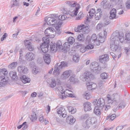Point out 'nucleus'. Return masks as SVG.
Listing matches in <instances>:
<instances>
[{"mask_svg":"<svg viewBox=\"0 0 130 130\" xmlns=\"http://www.w3.org/2000/svg\"><path fill=\"white\" fill-rule=\"evenodd\" d=\"M110 39L112 42L110 43V48L112 51L116 52L119 47V41L121 43L124 42V35L123 33L116 31L113 33Z\"/></svg>","mask_w":130,"mask_h":130,"instance_id":"obj_1","label":"nucleus"},{"mask_svg":"<svg viewBox=\"0 0 130 130\" xmlns=\"http://www.w3.org/2000/svg\"><path fill=\"white\" fill-rule=\"evenodd\" d=\"M50 17L45 18V21L48 25H52L56 29V32L58 34L61 32V30L60 29L62 24V22L58 19L56 14H51Z\"/></svg>","mask_w":130,"mask_h":130,"instance_id":"obj_2","label":"nucleus"},{"mask_svg":"<svg viewBox=\"0 0 130 130\" xmlns=\"http://www.w3.org/2000/svg\"><path fill=\"white\" fill-rule=\"evenodd\" d=\"M43 43L40 45V48L42 52L44 53L47 52L48 50L49 43L50 39L46 37L42 38Z\"/></svg>","mask_w":130,"mask_h":130,"instance_id":"obj_3","label":"nucleus"},{"mask_svg":"<svg viewBox=\"0 0 130 130\" xmlns=\"http://www.w3.org/2000/svg\"><path fill=\"white\" fill-rule=\"evenodd\" d=\"M56 29L55 30L53 28L50 27H48L45 30V33L46 36H47L46 37L48 38L49 39V38H53L55 36L56 34H58L56 32Z\"/></svg>","mask_w":130,"mask_h":130,"instance_id":"obj_4","label":"nucleus"},{"mask_svg":"<svg viewBox=\"0 0 130 130\" xmlns=\"http://www.w3.org/2000/svg\"><path fill=\"white\" fill-rule=\"evenodd\" d=\"M90 67L91 70L96 74L100 73L101 68L99 67L98 63L96 62H92L90 66Z\"/></svg>","mask_w":130,"mask_h":130,"instance_id":"obj_5","label":"nucleus"},{"mask_svg":"<svg viewBox=\"0 0 130 130\" xmlns=\"http://www.w3.org/2000/svg\"><path fill=\"white\" fill-rule=\"evenodd\" d=\"M94 105H96L100 109H102L105 105V101L103 98H100L98 101L96 99L93 102Z\"/></svg>","mask_w":130,"mask_h":130,"instance_id":"obj_6","label":"nucleus"},{"mask_svg":"<svg viewBox=\"0 0 130 130\" xmlns=\"http://www.w3.org/2000/svg\"><path fill=\"white\" fill-rule=\"evenodd\" d=\"M117 96L119 97L118 94L116 93L113 94L112 96H111L108 95L107 97V100L108 103L111 104L115 102V103L116 104V105H117L118 104L117 102L118 101L116 100L115 98Z\"/></svg>","mask_w":130,"mask_h":130,"instance_id":"obj_7","label":"nucleus"},{"mask_svg":"<svg viewBox=\"0 0 130 130\" xmlns=\"http://www.w3.org/2000/svg\"><path fill=\"white\" fill-rule=\"evenodd\" d=\"M57 113L60 116H61L64 118L67 115V112L64 108L63 107H60L58 108L57 110Z\"/></svg>","mask_w":130,"mask_h":130,"instance_id":"obj_8","label":"nucleus"},{"mask_svg":"<svg viewBox=\"0 0 130 130\" xmlns=\"http://www.w3.org/2000/svg\"><path fill=\"white\" fill-rule=\"evenodd\" d=\"M104 37H103L101 33H100L99 34V38H101L103 40H97V42H94L93 43L94 45H96L98 46L100 44V43H102L104 42L105 41V37L106 35L105 36V34H106V32L105 30H104Z\"/></svg>","mask_w":130,"mask_h":130,"instance_id":"obj_9","label":"nucleus"},{"mask_svg":"<svg viewBox=\"0 0 130 130\" xmlns=\"http://www.w3.org/2000/svg\"><path fill=\"white\" fill-rule=\"evenodd\" d=\"M72 72V71L71 70H66L61 75V78L63 79H66L69 77Z\"/></svg>","mask_w":130,"mask_h":130,"instance_id":"obj_10","label":"nucleus"},{"mask_svg":"<svg viewBox=\"0 0 130 130\" xmlns=\"http://www.w3.org/2000/svg\"><path fill=\"white\" fill-rule=\"evenodd\" d=\"M77 7H76L75 9L72 11H69L68 15L69 17L70 15L72 17H74L77 15L78 12V10L80 7V6L79 4H77Z\"/></svg>","mask_w":130,"mask_h":130,"instance_id":"obj_11","label":"nucleus"},{"mask_svg":"<svg viewBox=\"0 0 130 130\" xmlns=\"http://www.w3.org/2000/svg\"><path fill=\"white\" fill-rule=\"evenodd\" d=\"M18 71L22 74H26L28 72V69L24 66H20L18 67Z\"/></svg>","mask_w":130,"mask_h":130,"instance_id":"obj_12","label":"nucleus"},{"mask_svg":"<svg viewBox=\"0 0 130 130\" xmlns=\"http://www.w3.org/2000/svg\"><path fill=\"white\" fill-rule=\"evenodd\" d=\"M24 44L30 51H32L34 50V46L30 42V41L26 40L24 41Z\"/></svg>","mask_w":130,"mask_h":130,"instance_id":"obj_13","label":"nucleus"},{"mask_svg":"<svg viewBox=\"0 0 130 130\" xmlns=\"http://www.w3.org/2000/svg\"><path fill=\"white\" fill-rule=\"evenodd\" d=\"M87 88L89 90H91L95 89L97 87V85L92 82L88 83L87 84Z\"/></svg>","mask_w":130,"mask_h":130,"instance_id":"obj_14","label":"nucleus"},{"mask_svg":"<svg viewBox=\"0 0 130 130\" xmlns=\"http://www.w3.org/2000/svg\"><path fill=\"white\" fill-rule=\"evenodd\" d=\"M47 82L52 88H53L56 86V83L55 79L52 78L51 79H47Z\"/></svg>","mask_w":130,"mask_h":130,"instance_id":"obj_15","label":"nucleus"},{"mask_svg":"<svg viewBox=\"0 0 130 130\" xmlns=\"http://www.w3.org/2000/svg\"><path fill=\"white\" fill-rule=\"evenodd\" d=\"M116 9L113 8L112 9L110 12V16L109 18L111 19H116Z\"/></svg>","mask_w":130,"mask_h":130,"instance_id":"obj_16","label":"nucleus"},{"mask_svg":"<svg viewBox=\"0 0 130 130\" xmlns=\"http://www.w3.org/2000/svg\"><path fill=\"white\" fill-rule=\"evenodd\" d=\"M91 103L87 102L84 103V106L85 111H89L91 109Z\"/></svg>","mask_w":130,"mask_h":130,"instance_id":"obj_17","label":"nucleus"},{"mask_svg":"<svg viewBox=\"0 0 130 130\" xmlns=\"http://www.w3.org/2000/svg\"><path fill=\"white\" fill-rule=\"evenodd\" d=\"M67 122L70 124H72L75 121V119L71 116L68 117L66 120Z\"/></svg>","mask_w":130,"mask_h":130,"instance_id":"obj_18","label":"nucleus"},{"mask_svg":"<svg viewBox=\"0 0 130 130\" xmlns=\"http://www.w3.org/2000/svg\"><path fill=\"white\" fill-rule=\"evenodd\" d=\"M65 14L63 15H60L58 17V19L60 21H63L69 18L68 14L67 12L64 13Z\"/></svg>","mask_w":130,"mask_h":130,"instance_id":"obj_19","label":"nucleus"},{"mask_svg":"<svg viewBox=\"0 0 130 130\" xmlns=\"http://www.w3.org/2000/svg\"><path fill=\"white\" fill-rule=\"evenodd\" d=\"M21 80L24 84L29 83L30 80V79L29 78L26 76H22L20 77Z\"/></svg>","mask_w":130,"mask_h":130,"instance_id":"obj_20","label":"nucleus"},{"mask_svg":"<svg viewBox=\"0 0 130 130\" xmlns=\"http://www.w3.org/2000/svg\"><path fill=\"white\" fill-rule=\"evenodd\" d=\"M8 73L7 69L3 68L0 70V74H3L5 75H7ZM4 83L0 81V87H1L3 85Z\"/></svg>","mask_w":130,"mask_h":130,"instance_id":"obj_21","label":"nucleus"},{"mask_svg":"<svg viewBox=\"0 0 130 130\" xmlns=\"http://www.w3.org/2000/svg\"><path fill=\"white\" fill-rule=\"evenodd\" d=\"M85 28V25L84 24H82L78 26L77 28H74V30L75 32H79L81 30H83Z\"/></svg>","mask_w":130,"mask_h":130,"instance_id":"obj_22","label":"nucleus"},{"mask_svg":"<svg viewBox=\"0 0 130 130\" xmlns=\"http://www.w3.org/2000/svg\"><path fill=\"white\" fill-rule=\"evenodd\" d=\"M125 103L123 101H122L120 102L119 106L116 108V109H114L113 110L114 112H116L118 108H123L125 107Z\"/></svg>","mask_w":130,"mask_h":130,"instance_id":"obj_23","label":"nucleus"},{"mask_svg":"<svg viewBox=\"0 0 130 130\" xmlns=\"http://www.w3.org/2000/svg\"><path fill=\"white\" fill-rule=\"evenodd\" d=\"M1 75H2L1 76H0V81L3 83H4V85L5 84L4 83L8 82V78L6 76H6L7 75H6L3 74Z\"/></svg>","mask_w":130,"mask_h":130,"instance_id":"obj_24","label":"nucleus"},{"mask_svg":"<svg viewBox=\"0 0 130 130\" xmlns=\"http://www.w3.org/2000/svg\"><path fill=\"white\" fill-rule=\"evenodd\" d=\"M125 41L128 44H130V34L129 32H127L126 34Z\"/></svg>","mask_w":130,"mask_h":130,"instance_id":"obj_25","label":"nucleus"},{"mask_svg":"<svg viewBox=\"0 0 130 130\" xmlns=\"http://www.w3.org/2000/svg\"><path fill=\"white\" fill-rule=\"evenodd\" d=\"M16 72L15 71H11L9 73V75L12 79H17V76L16 75Z\"/></svg>","mask_w":130,"mask_h":130,"instance_id":"obj_26","label":"nucleus"},{"mask_svg":"<svg viewBox=\"0 0 130 130\" xmlns=\"http://www.w3.org/2000/svg\"><path fill=\"white\" fill-rule=\"evenodd\" d=\"M19 1V0H12L11 5V7L18 6Z\"/></svg>","mask_w":130,"mask_h":130,"instance_id":"obj_27","label":"nucleus"},{"mask_svg":"<svg viewBox=\"0 0 130 130\" xmlns=\"http://www.w3.org/2000/svg\"><path fill=\"white\" fill-rule=\"evenodd\" d=\"M102 109H100L98 106H95L94 109V112L96 115H100L101 113V110Z\"/></svg>","mask_w":130,"mask_h":130,"instance_id":"obj_28","label":"nucleus"},{"mask_svg":"<svg viewBox=\"0 0 130 130\" xmlns=\"http://www.w3.org/2000/svg\"><path fill=\"white\" fill-rule=\"evenodd\" d=\"M39 69L38 67L36 66H34L32 68V71L33 73L34 74H36L39 71Z\"/></svg>","mask_w":130,"mask_h":130,"instance_id":"obj_29","label":"nucleus"},{"mask_svg":"<svg viewBox=\"0 0 130 130\" xmlns=\"http://www.w3.org/2000/svg\"><path fill=\"white\" fill-rule=\"evenodd\" d=\"M53 74L56 76L58 75L60 73V71L59 69L57 67V66L56 65L55 66V69L53 71Z\"/></svg>","mask_w":130,"mask_h":130,"instance_id":"obj_30","label":"nucleus"},{"mask_svg":"<svg viewBox=\"0 0 130 130\" xmlns=\"http://www.w3.org/2000/svg\"><path fill=\"white\" fill-rule=\"evenodd\" d=\"M78 41H83L85 39V37L83 34H81L78 35L77 37Z\"/></svg>","mask_w":130,"mask_h":130,"instance_id":"obj_31","label":"nucleus"},{"mask_svg":"<svg viewBox=\"0 0 130 130\" xmlns=\"http://www.w3.org/2000/svg\"><path fill=\"white\" fill-rule=\"evenodd\" d=\"M95 13V9H94L92 8L91 10L89 12V18H91L93 16L94 13Z\"/></svg>","mask_w":130,"mask_h":130,"instance_id":"obj_32","label":"nucleus"},{"mask_svg":"<svg viewBox=\"0 0 130 130\" xmlns=\"http://www.w3.org/2000/svg\"><path fill=\"white\" fill-rule=\"evenodd\" d=\"M67 108L69 112H71L72 114L74 113L76 111V109L71 106H68L67 107Z\"/></svg>","mask_w":130,"mask_h":130,"instance_id":"obj_33","label":"nucleus"},{"mask_svg":"<svg viewBox=\"0 0 130 130\" xmlns=\"http://www.w3.org/2000/svg\"><path fill=\"white\" fill-rule=\"evenodd\" d=\"M66 3L71 6V7H74L76 6V3L72 1H70L66 2Z\"/></svg>","mask_w":130,"mask_h":130,"instance_id":"obj_34","label":"nucleus"},{"mask_svg":"<svg viewBox=\"0 0 130 130\" xmlns=\"http://www.w3.org/2000/svg\"><path fill=\"white\" fill-rule=\"evenodd\" d=\"M50 48L51 51L53 52L56 51L57 50V47H56V45L55 44L50 46Z\"/></svg>","mask_w":130,"mask_h":130,"instance_id":"obj_35","label":"nucleus"},{"mask_svg":"<svg viewBox=\"0 0 130 130\" xmlns=\"http://www.w3.org/2000/svg\"><path fill=\"white\" fill-rule=\"evenodd\" d=\"M69 43L68 42H66L63 44L64 47L63 49H64L65 50L67 51L69 50V48L70 47V45Z\"/></svg>","mask_w":130,"mask_h":130,"instance_id":"obj_36","label":"nucleus"},{"mask_svg":"<svg viewBox=\"0 0 130 130\" xmlns=\"http://www.w3.org/2000/svg\"><path fill=\"white\" fill-rule=\"evenodd\" d=\"M70 92L71 91L70 90H66L64 92V95L72 97L73 95L72 94L70 93Z\"/></svg>","mask_w":130,"mask_h":130,"instance_id":"obj_37","label":"nucleus"},{"mask_svg":"<svg viewBox=\"0 0 130 130\" xmlns=\"http://www.w3.org/2000/svg\"><path fill=\"white\" fill-rule=\"evenodd\" d=\"M109 57H102L99 59V61L101 62L104 63L109 60Z\"/></svg>","mask_w":130,"mask_h":130,"instance_id":"obj_38","label":"nucleus"},{"mask_svg":"<svg viewBox=\"0 0 130 130\" xmlns=\"http://www.w3.org/2000/svg\"><path fill=\"white\" fill-rule=\"evenodd\" d=\"M17 63L14 62H13L11 64L9 65L8 67L9 68L13 69L17 66Z\"/></svg>","mask_w":130,"mask_h":130,"instance_id":"obj_39","label":"nucleus"},{"mask_svg":"<svg viewBox=\"0 0 130 130\" xmlns=\"http://www.w3.org/2000/svg\"><path fill=\"white\" fill-rule=\"evenodd\" d=\"M56 47H57V48H58L59 49L61 48L62 47V44L60 41L58 40L57 41L56 43Z\"/></svg>","mask_w":130,"mask_h":130,"instance_id":"obj_40","label":"nucleus"},{"mask_svg":"<svg viewBox=\"0 0 130 130\" xmlns=\"http://www.w3.org/2000/svg\"><path fill=\"white\" fill-rule=\"evenodd\" d=\"M30 119L32 122L36 120L37 119L36 114L35 113H33L31 115Z\"/></svg>","mask_w":130,"mask_h":130,"instance_id":"obj_41","label":"nucleus"},{"mask_svg":"<svg viewBox=\"0 0 130 130\" xmlns=\"http://www.w3.org/2000/svg\"><path fill=\"white\" fill-rule=\"evenodd\" d=\"M75 39L74 38L71 37L69 38L68 41L71 44H72L74 42Z\"/></svg>","mask_w":130,"mask_h":130,"instance_id":"obj_42","label":"nucleus"},{"mask_svg":"<svg viewBox=\"0 0 130 130\" xmlns=\"http://www.w3.org/2000/svg\"><path fill=\"white\" fill-rule=\"evenodd\" d=\"M91 37L90 36H88L86 38L85 43L86 44H90L91 43Z\"/></svg>","mask_w":130,"mask_h":130,"instance_id":"obj_43","label":"nucleus"},{"mask_svg":"<svg viewBox=\"0 0 130 130\" xmlns=\"http://www.w3.org/2000/svg\"><path fill=\"white\" fill-rule=\"evenodd\" d=\"M44 62L47 64H49L51 62L50 57H43Z\"/></svg>","mask_w":130,"mask_h":130,"instance_id":"obj_44","label":"nucleus"},{"mask_svg":"<svg viewBox=\"0 0 130 130\" xmlns=\"http://www.w3.org/2000/svg\"><path fill=\"white\" fill-rule=\"evenodd\" d=\"M100 76L101 78L103 79H106L108 77V75L106 73H102Z\"/></svg>","mask_w":130,"mask_h":130,"instance_id":"obj_45","label":"nucleus"},{"mask_svg":"<svg viewBox=\"0 0 130 130\" xmlns=\"http://www.w3.org/2000/svg\"><path fill=\"white\" fill-rule=\"evenodd\" d=\"M101 12L99 13H96L95 15V18L96 20H99L101 18L102 14H101Z\"/></svg>","mask_w":130,"mask_h":130,"instance_id":"obj_46","label":"nucleus"},{"mask_svg":"<svg viewBox=\"0 0 130 130\" xmlns=\"http://www.w3.org/2000/svg\"><path fill=\"white\" fill-rule=\"evenodd\" d=\"M91 38L92 42H97V37L96 34H93L92 35Z\"/></svg>","mask_w":130,"mask_h":130,"instance_id":"obj_47","label":"nucleus"},{"mask_svg":"<svg viewBox=\"0 0 130 130\" xmlns=\"http://www.w3.org/2000/svg\"><path fill=\"white\" fill-rule=\"evenodd\" d=\"M75 75H72V76L70 77L69 80L70 82H72L75 83L76 81V79H75Z\"/></svg>","mask_w":130,"mask_h":130,"instance_id":"obj_48","label":"nucleus"},{"mask_svg":"<svg viewBox=\"0 0 130 130\" xmlns=\"http://www.w3.org/2000/svg\"><path fill=\"white\" fill-rule=\"evenodd\" d=\"M101 5H103V8L105 9H106L108 8L109 7V4H107L105 3L104 1H103L101 2Z\"/></svg>","mask_w":130,"mask_h":130,"instance_id":"obj_49","label":"nucleus"},{"mask_svg":"<svg viewBox=\"0 0 130 130\" xmlns=\"http://www.w3.org/2000/svg\"><path fill=\"white\" fill-rule=\"evenodd\" d=\"M85 74L84 77L86 79H88L89 78L91 77V73L90 72H88L85 73Z\"/></svg>","mask_w":130,"mask_h":130,"instance_id":"obj_50","label":"nucleus"},{"mask_svg":"<svg viewBox=\"0 0 130 130\" xmlns=\"http://www.w3.org/2000/svg\"><path fill=\"white\" fill-rule=\"evenodd\" d=\"M118 2H117L116 0H110V2L112 3H114L115 4H121L122 2V0H118Z\"/></svg>","mask_w":130,"mask_h":130,"instance_id":"obj_51","label":"nucleus"},{"mask_svg":"<svg viewBox=\"0 0 130 130\" xmlns=\"http://www.w3.org/2000/svg\"><path fill=\"white\" fill-rule=\"evenodd\" d=\"M67 64L66 62H61V64L59 66V67L60 68H61L63 67H66L67 66Z\"/></svg>","mask_w":130,"mask_h":130,"instance_id":"obj_52","label":"nucleus"},{"mask_svg":"<svg viewBox=\"0 0 130 130\" xmlns=\"http://www.w3.org/2000/svg\"><path fill=\"white\" fill-rule=\"evenodd\" d=\"M83 17V14L82 12H80L78 14V16L76 18L77 20H79L81 19Z\"/></svg>","mask_w":130,"mask_h":130,"instance_id":"obj_53","label":"nucleus"},{"mask_svg":"<svg viewBox=\"0 0 130 130\" xmlns=\"http://www.w3.org/2000/svg\"><path fill=\"white\" fill-rule=\"evenodd\" d=\"M85 47L86 48V50H87L89 49L93 48L94 47V46L93 45H92L91 44H88V45H87Z\"/></svg>","mask_w":130,"mask_h":130,"instance_id":"obj_54","label":"nucleus"},{"mask_svg":"<svg viewBox=\"0 0 130 130\" xmlns=\"http://www.w3.org/2000/svg\"><path fill=\"white\" fill-rule=\"evenodd\" d=\"M39 121L41 122L42 123L44 121V118L43 115H41L39 116Z\"/></svg>","mask_w":130,"mask_h":130,"instance_id":"obj_55","label":"nucleus"},{"mask_svg":"<svg viewBox=\"0 0 130 130\" xmlns=\"http://www.w3.org/2000/svg\"><path fill=\"white\" fill-rule=\"evenodd\" d=\"M34 54L31 52H30L27 53L26 57H33L34 56Z\"/></svg>","mask_w":130,"mask_h":130,"instance_id":"obj_56","label":"nucleus"},{"mask_svg":"<svg viewBox=\"0 0 130 130\" xmlns=\"http://www.w3.org/2000/svg\"><path fill=\"white\" fill-rule=\"evenodd\" d=\"M126 5L127 9H130V0H128L126 2Z\"/></svg>","mask_w":130,"mask_h":130,"instance_id":"obj_57","label":"nucleus"},{"mask_svg":"<svg viewBox=\"0 0 130 130\" xmlns=\"http://www.w3.org/2000/svg\"><path fill=\"white\" fill-rule=\"evenodd\" d=\"M116 117L115 114H113L110 116V121H112Z\"/></svg>","mask_w":130,"mask_h":130,"instance_id":"obj_58","label":"nucleus"},{"mask_svg":"<svg viewBox=\"0 0 130 130\" xmlns=\"http://www.w3.org/2000/svg\"><path fill=\"white\" fill-rule=\"evenodd\" d=\"M102 25L101 23H99L96 26V29L99 30L101 29L102 27Z\"/></svg>","mask_w":130,"mask_h":130,"instance_id":"obj_59","label":"nucleus"},{"mask_svg":"<svg viewBox=\"0 0 130 130\" xmlns=\"http://www.w3.org/2000/svg\"><path fill=\"white\" fill-rule=\"evenodd\" d=\"M104 82L103 80H100L98 82V85L100 87H101L104 85Z\"/></svg>","mask_w":130,"mask_h":130,"instance_id":"obj_60","label":"nucleus"},{"mask_svg":"<svg viewBox=\"0 0 130 130\" xmlns=\"http://www.w3.org/2000/svg\"><path fill=\"white\" fill-rule=\"evenodd\" d=\"M73 61L76 62H77L79 61V57H72V58Z\"/></svg>","mask_w":130,"mask_h":130,"instance_id":"obj_61","label":"nucleus"},{"mask_svg":"<svg viewBox=\"0 0 130 130\" xmlns=\"http://www.w3.org/2000/svg\"><path fill=\"white\" fill-rule=\"evenodd\" d=\"M86 50L85 47H82L80 49V51L82 53H84Z\"/></svg>","mask_w":130,"mask_h":130,"instance_id":"obj_62","label":"nucleus"},{"mask_svg":"<svg viewBox=\"0 0 130 130\" xmlns=\"http://www.w3.org/2000/svg\"><path fill=\"white\" fill-rule=\"evenodd\" d=\"M27 124V122H25L23 123L22 125H20L18 126L17 127V128L19 129H20L21 128L22 126H23L24 125H25Z\"/></svg>","mask_w":130,"mask_h":130,"instance_id":"obj_63","label":"nucleus"},{"mask_svg":"<svg viewBox=\"0 0 130 130\" xmlns=\"http://www.w3.org/2000/svg\"><path fill=\"white\" fill-rule=\"evenodd\" d=\"M123 127V126L122 125L118 126L116 128V130H121Z\"/></svg>","mask_w":130,"mask_h":130,"instance_id":"obj_64","label":"nucleus"}]
</instances>
